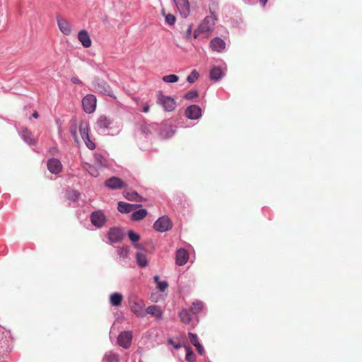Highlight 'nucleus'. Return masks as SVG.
<instances>
[{
	"label": "nucleus",
	"mask_w": 362,
	"mask_h": 362,
	"mask_svg": "<svg viewBox=\"0 0 362 362\" xmlns=\"http://www.w3.org/2000/svg\"><path fill=\"white\" fill-rule=\"evenodd\" d=\"M11 334L8 331L0 327V356L6 355L10 351Z\"/></svg>",
	"instance_id": "nucleus-1"
},
{
	"label": "nucleus",
	"mask_w": 362,
	"mask_h": 362,
	"mask_svg": "<svg viewBox=\"0 0 362 362\" xmlns=\"http://www.w3.org/2000/svg\"><path fill=\"white\" fill-rule=\"evenodd\" d=\"M129 307L131 311L139 317H144L146 316L145 303L137 298L129 300Z\"/></svg>",
	"instance_id": "nucleus-2"
},
{
	"label": "nucleus",
	"mask_w": 362,
	"mask_h": 362,
	"mask_svg": "<svg viewBox=\"0 0 362 362\" xmlns=\"http://www.w3.org/2000/svg\"><path fill=\"white\" fill-rule=\"evenodd\" d=\"M91 223L96 228H102L107 221V217L102 210L92 212L90 215Z\"/></svg>",
	"instance_id": "nucleus-3"
},
{
	"label": "nucleus",
	"mask_w": 362,
	"mask_h": 362,
	"mask_svg": "<svg viewBox=\"0 0 362 362\" xmlns=\"http://www.w3.org/2000/svg\"><path fill=\"white\" fill-rule=\"evenodd\" d=\"M97 100L93 94H88L82 100V105L86 113L90 114L95 110Z\"/></svg>",
	"instance_id": "nucleus-4"
},
{
	"label": "nucleus",
	"mask_w": 362,
	"mask_h": 362,
	"mask_svg": "<svg viewBox=\"0 0 362 362\" xmlns=\"http://www.w3.org/2000/svg\"><path fill=\"white\" fill-rule=\"evenodd\" d=\"M216 21V16L212 13L206 16L199 26V30L202 33L211 32Z\"/></svg>",
	"instance_id": "nucleus-5"
},
{
	"label": "nucleus",
	"mask_w": 362,
	"mask_h": 362,
	"mask_svg": "<svg viewBox=\"0 0 362 362\" xmlns=\"http://www.w3.org/2000/svg\"><path fill=\"white\" fill-rule=\"evenodd\" d=\"M172 228L170 220L167 216L159 218L153 224V228L159 232H165Z\"/></svg>",
	"instance_id": "nucleus-6"
},
{
	"label": "nucleus",
	"mask_w": 362,
	"mask_h": 362,
	"mask_svg": "<svg viewBox=\"0 0 362 362\" xmlns=\"http://www.w3.org/2000/svg\"><path fill=\"white\" fill-rule=\"evenodd\" d=\"M158 100V103L168 112L173 111L176 107V102L175 99L171 97L160 94Z\"/></svg>",
	"instance_id": "nucleus-7"
},
{
	"label": "nucleus",
	"mask_w": 362,
	"mask_h": 362,
	"mask_svg": "<svg viewBox=\"0 0 362 362\" xmlns=\"http://www.w3.org/2000/svg\"><path fill=\"white\" fill-rule=\"evenodd\" d=\"M132 332L131 331L122 332L117 337L118 344L124 348L128 349L130 347L132 340Z\"/></svg>",
	"instance_id": "nucleus-8"
},
{
	"label": "nucleus",
	"mask_w": 362,
	"mask_h": 362,
	"mask_svg": "<svg viewBox=\"0 0 362 362\" xmlns=\"http://www.w3.org/2000/svg\"><path fill=\"white\" fill-rule=\"evenodd\" d=\"M57 23L58 28L59 30L64 35H69L71 33L72 29L71 25L69 21L61 16H57L56 17Z\"/></svg>",
	"instance_id": "nucleus-9"
},
{
	"label": "nucleus",
	"mask_w": 362,
	"mask_h": 362,
	"mask_svg": "<svg viewBox=\"0 0 362 362\" xmlns=\"http://www.w3.org/2000/svg\"><path fill=\"white\" fill-rule=\"evenodd\" d=\"M180 15L187 18L190 13V6L188 0H173Z\"/></svg>",
	"instance_id": "nucleus-10"
},
{
	"label": "nucleus",
	"mask_w": 362,
	"mask_h": 362,
	"mask_svg": "<svg viewBox=\"0 0 362 362\" xmlns=\"http://www.w3.org/2000/svg\"><path fill=\"white\" fill-rule=\"evenodd\" d=\"M105 186L111 189H117L126 187V184L117 177H111L105 182Z\"/></svg>",
	"instance_id": "nucleus-11"
},
{
	"label": "nucleus",
	"mask_w": 362,
	"mask_h": 362,
	"mask_svg": "<svg viewBox=\"0 0 362 362\" xmlns=\"http://www.w3.org/2000/svg\"><path fill=\"white\" fill-rule=\"evenodd\" d=\"M124 238V233L119 228H112L108 233V238L111 243H116L120 242Z\"/></svg>",
	"instance_id": "nucleus-12"
},
{
	"label": "nucleus",
	"mask_w": 362,
	"mask_h": 362,
	"mask_svg": "<svg viewBox=\"0 0 362 362\" xmlns=\"http://www.w3.org/2000/svg\"><path fill=\"white\" fill-rule=\"evenodd\" d=\"M185 115L190 119H197L201 117L202 110L196 105H190L186 109Z\"/></svg>",
	"instance_id": "nucleus-13"
},
{
	"label": "nucleus",
	"mask_w": 362,
	"mask_h": 362,
	"mask_svg": "<svg viewBox=\"0 0 362 362\" xmlns=\"http://www.w3.org/2000/svg\"><path fill=\"white\" fill-rule=\"evenodd\" d=\"M209 47L214 52H222L226 49V42L220 37H214L211 40Z\"/></svg>",
	"instance_id": "nucleus-14"
},
{
	"label": "nucleus",
	"mask_w": 362,
	"mask_h": 362,
	"mask_svg": "<svg viewBox=\"0 0 362 362\" xmlns=\"http://www.w3.org/2000/svg\"><path fill=\"white\" fill-rule=\"evenodd\" d=\"M47 169L53 174H58L62 170V165L59 160L57 158H51L47 160Z\"/></svg>",
	"instance_id": "nucleus-15"
},
{
	"label": "nucleus",
	"mask_w": 362,
	"mask_h": 362,
	"mask_svg": "<svg viewBox=\"0 0 362 362\" xmlns=\"http://www.w3.org/2000/svg\"><path fill=\"white\" fill-rule=\"evenodd\" d=\"M189 259L188 252L183 248H180L176 252V264L179 266L185 265Z\"/></svg>",
	"instance_id": "nucleus-16"
},
{
	"label": "nucleus",
	"mask_w": 362,
	"mask_h": 362,
	"mask_svg": "<svg viewBox=\"0 0 362 362\" xmlns=\"http://www.w3.org/2000/svg\"><path fill=\"white\" fill-rule=\"evenodd\" d=\"M78 39L85 48H88L91 46V39L88 31L86 30H82L78 33Z\"/></svg>",
	"instance_id": "nucleus-17"
},
{
	"label": "nucleus",
	"mask_w": 362,
	"mask_h": 362,
	"mask_svg": "<svg viewBox=\"0 0 362 362\" xmlns=\"http://www.w3.org/2000/svg\"><path fill=\"white\" fill-rule=\"evenodd\" d=\"M140 206L139 204H132L124 202H119L117 204V209L121 213L127 214L132 211Z\"/></svg>",
	"instance_id": "nucleus-18"
},
{
	"label": "nucleus",
	"mask_w": 362,
	"mask_h": 362,
	"mask_svg": "<svg viewBox=\"0 0 362 362\" xmlns=\"http://www.w3.org/2000/svg\"><path fill=\"white\" fill-rule=\"evenodd\" d=\"M146 315L148 314L157 319H161L163 317V312L158 305H150L146 309Z\"/></svg>",
	"instance_id": "nucleus-19"
},
{
	"label": "nucleus",
	"mask_w": 362,
	"mask_h": 362,
	"mask_svg": "<svg viewBox=\"0 0 362 362\" xmlns=\"http://www.w3.org/2000/svg\"><path fill=\"white\" fill-rule=\"evenodd\" d=\"M97 128L98 131L104 132L109 128L110 122L105 116H100L97 120Z\"/></svg>",
	"instance_id": "nucleus-20"
},
{
	"label": "nucleus",
	"mask_w": 362,
	"mask_h": 362,
	"mask_svg": "<svg viewBox=\"0 0 362 362\" xmlns=\"http://www.w3.org/2000/svg\"><path fill=\"white\" fill-rule=\"evenodd\" d=\"M21 136L27 144L30 145L35 144V139L33 137L32 133L27 129H23L21 132Z\"/></svg>",
	"instance_id": "nucleus-21"
},
{
	"label": "nucleus",
	"mask_w": 362,
	"mask_h": 362,
	"mask_svg": "<svg viewBox=\"0 0 362 362\" xmlns=\"http://www.w3.org/2000/svg\"><path fill=\"white\" fill-rule=\"evenodd\" d=\"M124 197L132 202H141V197L135 191H124Z\"/></svg>",
	"instance_id": "nucleus-22"
},
{
	"label": "nucleus",
	"mask_w": 362,
	"mask_h": 362,
	"mask_svg": "<svg viewBox=\"0 0 362 362\" xmlns=\"http://www.w3.org/2000/svg\"><path fill=\"white\" fill-rule=\"evenodd\" d=\"M94 165L98 168L107 166V160L102 155L96 153L94 156Z\"/></svg>",
	"instance_id": "nucleus-23"
},
{
	"label": "nucleus",
	"mask_w": 362,
	"mask_h": 362,
	"mask_svg": "<svg viewBox=\"0 0 362 362\" xmlns=\"http://www.w3.org/2000/svg\"><path fill=\"white\" fill-rule=\"evenodd\" d=\"M147 215V211L144 209H141L134 211L131 215V220L138 221L144 218Z\"/></svg>",
	"instance_id": "nucleus-24"
},
{
	"label": "nucleus",
	"mask_w": 362,
	"mask_h": 362,
	"mask_svg": "<svg viewBox=\"0 0 362 362\" xmlns=\"http://www.w3.org/2000/svg\"><path fill=\"white\" fill-rule=\"evenodd\" d=\"M123 296L120 293L115 292L110 295V302L112 306H119L121 305Z\"/></svg>",
	"instance_id": "nucleus-25"
},
{
	"label": "nucleus",
	"mask_w": 362,
	"mask_h": 362,
	"mask_svg": "<svg viewBox=\"0 0 362 362\" xmlns=\"http://www.w3.org/2000/svg\"><path fill=\"white\" fill-rule=\"evenodd\" d=\"M222 76L223 71L219 66H214L210 71V78L214 81H218Z\"/></svg>",
	"instance_id": "nucleus-26"
},
{
	"label": "nucleus",
	"mask_w": 362,
	"mask_h": 362,
	"mask_svg": "<svg viewBox=\"0 0 362 362\" xmlns=\"http://www.w3.org/2000/svg\"><path fill=\"white\" fill-rule=\"evenodd\" d=\"M179 315L181 321L183 323L189 324L192 320V315L190 313V311L187 309H183L182 310H181Z\"/></svg>",
	"instance_id": "nucleus-27"
},
{
	"label": "nucleus",
	"mask_w": 362,
	"mask_h": 362,
	"mask_svg": "<svg viewBox=\"0 0 362 362\" xmlns=\"http://www.w3.org/2000/svg\"><path fill=\"white\" fill-rule=\"evenodd\" d=\"M136 262L139 267H146L148 265V261L146 255L141 252H137L136 255Z\"/></svg>",
	"instance_id": "nucleus-28"
},
{
	"label": "nucleus",
	"mask_w": 362,
	"mask_h": 362,
	"mask_svg": "<svg viewBox=\"0 0 362 362\" xmlns=\"http://www.w3.org/2000/svg\"><path fill=\"white\" fill-rule=\"evenodd\" d=\"M155 282L156 283V287L160 291H165L168 287V283L166 281H160L158 276L153 277Z\"/></svg>",
	"instance_id": "nucleus-29"
},
{
	"label": "nucleus",
	"mask_w": 362,
	"mask_h": 362,
	"mask_svg": "<svg viewBox=\"0 0 362 362\" xmlns=\"http://www.w3.org/2000/svg\"><path fill=\"white\" fill-rule=\"evenodd\" d=\"M79 132L82 139L89 136L88 124L87 122H81L79 124Z\"/></svg>",
	"instance_id": "nucleus-30"
},
{
	"label": "nucleus",
	"mask_w": 362,
	"mask_h": 362,
	"mask_svg": "<svg viewBox=\"0 0 362 362\" xmlns=\"http://www.w3.org/2000/svg\"><path fill=\"white\" fill-rule=\"evenodd\" d=\"M98 167L95 166V165H90V164H88V163H86L84 165V168L88 171V173L93 177H98L99 175V171L97 168Z\"/></svg>",
	"instance_id": "nucleus-31"
},
{
	"label": "nucleus",
	"mask_w": 362,
	"mask_h": 362,
	"mask_svg": "<svg viewBox=\"0 0 362 362\" xmlns=\"http://www.w3.org/2000/svg\"><path fill=\"white\" fill-rule=\"evenodd\" d=\"M103 361L104 362H118L119 361L118 355L112 351L107 352L104 356Z\"/></svg>",
	"instance_id": "nucleus-32"
},
{
	"label": "nucleus",
	"mask_w": 362,
	"mask_h": 362,
	"mask_svg": "<svg viewBox=\"0 0 362 362\" xmlns=\"http://www.w3.org/2000/svg\"><path fill=\"white\" fill-rule=\"evenodd\" d=\"M186 350V356L185 359L187 362H193L195 360V355L192 350V349L189 346L185 347Z\"/></svg>",
	"instance_id": "nucleus-33"
},
{
	"label": "nucleus",
	"mask_w": 362,
	"mask_h": 362,
	"mask_svg": "<svg viewBox=\"0 0 362 362\" xmlns=\"http://www.w3.org/2000/svg\"><path fill=\"white\" fill-rule=\"evenodd\" d=\"M80 196V193L76 190H69L67 192V198L73 202L76 201Z\"/></svg>",
	"instance_id": "nucleus-34"
},
{
	"label": "nucleus",
	"mask_w": 362,
	"mask_h": 362,
	"mask_svg": "<svg viewBox=\"0 0 362 362\" xmlns=\"http://www.w3.org/2000/svg\"><path fill=\"white\" fill-rule=\"evenodd\" d=\"M203 303L201 301L194 302L192 306V311L194 314H197L203 309Z\"/></svg>",
	"instance_id": "nucleus-35"
},
{
	"label": "nucleus",
	"mask_w": 362,
	"mask_h": 362,
	"mask_svg": "<svg viewBox=\"0 0 362 362\" xmlns=\"http://www.w3.org/2000/svg\"><path fill=\"white\" fill-rule=\"evenodd\" d=\"M179 80V77L175 74L166 75L163 77V81L166 83H175Z\"/></svg>",
	"instance_id": "nucleus-36"
},
{
	"label": "nucleus",
	"mask_w": 362,
	"mask_h": 362,
	"mask_svg": "<svg viewBox=\"0 0 362 362\" xmlns=\"http://www.w3.org/2000/svg\"><path fill=\"white\" fill-rule=\"evenodd\" d=\"M128 237L133 244L137 243L141 238L139 234L135 233L134 230H129Z\"/></svg>",
	"instance_id": "nucleus-37"
},
{
	"label": "nucleus",
	"mask_w": 362,
	"mask_h": 362,
	"mask_svg": "<svg viewBox=\"0 0 362 362\" xmlns=\"http://www.w3.org/2000/svg\"><path fill=\"white\" fill-rule=\"evenodd\" d=\"M199 76V74L198 71L197 70L194 69V70H192L191 74L187 76V81L189 83H193L194 82H195L196 80L198 79Z\"/></svg>",
	"instance_id": "nucleus-38"
},
{
	"label": "nucleus",
	"mask_w": 362,
	"mask_h": 362,
	"mask_svg": "<svg viewBox=\"0 0 362 362\" xmlns=\"http://www.w3.org/2000/svg\"><path fill=\"white\" fill-rule=\"evenodd\" d=\"M117 252L121 257L127 258L128 257L129 250L128 247H119Z\"/></svg>",
	"instance_id": "nucleus-39"
},
{
	"label": "nucleus",
	"mask_w": 362,
	"mask_h": 362,
	"mask_svg": "<svg viewBox=\"0 0 362 362\" xmlns=\"http://www.w3.org/2000/svg\"><path fill=\"white\" fill-rule=\"evenodd\" d=\"M188 337H189V341L194 346H196L197 345H198V344H200L199 340H198V337L197 336L196 334H194V333H191L189 332L188 334Z\"/></svg>",
	"instance_id": "nucleus-40"
},
{
	"label": "nucleus",
	"mask_w": 362,
	"mask_h": 362,
	"mask_svg": "<svg viewBox=\"0 0 362 362\" xmlns=\"http://www.w3.org/2000/svg\"><path fill=\"white\" fill-rule=\"evenodd\" d=\"M83 140L84 141L86 146L90 149V150H93L95 148V145L94 144L93 141H92L90 139V137L89 136H87L86 138H83Z\"/></svg>",
	"instance_id": "nucleus-41"
},
{
	"label": "nucleus",
	"mask_w": 362,
	"mask_h": 362,
	"mask_svg": "<svg viewBox=\"0 0 362 362\" xmlns=\"http://www.w3.org/2000/svg\"><path fill=\"white\" fill-rule=\"evenodd\" d=\"M165 22L169 24V25H174V23H175V16H173V14H167V15H165Z\"/></svg>",
	"instance_id": "nucleus-42"
},
{
	"label": "nucleus",
	"mask_w": 362,
	"mask_h": 362,
	"mask_svg": "<svg viewBox=\"0 0 362 362\" xmlns=\"http://www.w3.org/2000/svg\"><path fill=\"white\" fill-rule=\"evenodd\" d=\"M192 25H188V27L185 31V37L186 39H189L190 38V36H191V34H192Z\"/></svg>",
	"instance_id": "nucleus-43"
},
{
	"label": "nucleus",
	"mask_w": 362,
	"mask_h": 362,
	"mask_svg": "<svg viewBox=\"0 0 362 362\" xmlns=\"http://www.w3.org/2000/svg\"><path fill=\"white\" fill-rule=\"evenodd\" d=\"M197 92L192 91V92H187V94L185 95V98L187 99H190V98H192L197 97Z\"/></svg>",
	"instance_id": "nucleus-44"
},
{
	"label": "nucleus",
	"mask_w": 362,
	"mask_h": 362,
	"mask_svg": "<svg viewBox=\"0 0 362 362\" xmlns=\"http://www.w3.org/2000/svg\"><path fill=\"white\" fill-rule=\"evenodd\" d=\"M196 349L198 351V353L200 354V355H203L204 353V349L203 348V346H202L201 344H198V345H197L196 346Z\"/></svg>",
	"instance_id": "nucleus-45"
},
{
	"label": "nucleus",
	"mask_w": 362,
	"mask_h": 362,
	"mask_svg": "<svg viewBox=\"0 0 362 362\" xmlns=\"http://www.w3.org/2000/svg\"><path fill=\"white\" fill-rule=\"evenodd\" d=\"M134 247L136 248V249H138V250H144V246L141 244H139L137 243H135L133 244Z\"/></svg>",
	"instance_id": "nucleus-46"
},
{
	"label": "nucleus",
	"mask_w": 362,
	"mask_h": 362,
	"mask_svg": "<svg viewBox=\"0 0 362 362\" xmlns=\"http://www.w3.org/2000/svg\"><path fill=\"white\" fill-rule=\"evenodd\" d=\"M149 110V107L148 105H144L143 107V112H148Z\"/></svg>",
	"instance_id": "nucleus-47"
},
{
	"label": "nucleus",
	"mask_w": 362,
	"mask_h": 362,
	"mask_svg": "<svg viewBox=\"0 0 362 362\" xmlns=\"http://www.w3.org/2000/svg\"><path fill=\"white\" fill-rule=\"evenodd\" d=\"M32 116H33V118H35V119L38 118V117H39L38 112L37 111H35L33 113Z\"/></svg>",
	"instance_id": "nucleus-48"
},
{
	"label": "nucleus",
	"mask_w": 362,
	"mask_h": 362,
	"mask_svg": "<svg viewBox=\"0 0 362 362\" xmlns=\"http://www.w3.org/2000/svg\"><path fill=\"white\" fill-rule=\"evenodd\" d=\"M259 1H260V4H261L263 6H264L266 5L267 2V0H259Z\"/></svg>",
	"instance_id": "nucleus-49"
},
{
	"label": "nucleus",
	"mask_w": 362,
	"mask_h": 362,
	"mask_svg": "<svg viewBox=\"0 0 362 362\" xmlns=\"http://www.w3.org/2000/svg\"><path fill=\"white\" fill-rule=\"evenodd\" d=\"M72 135L75 137V140L77 141L76 135V131L71 130Z\"/></svg>",
	"instance_id": "nucleus-50"
},
{
	"label": "nucleus",
	"mask_w": 362,
	"mask_h": 362,
	"mask_svg": "<svg viewBox=\"0 0 362 362\" xmlns=\"http://www.w3.org/2000/svg\"><path fill=\"white\" fill-rule=\"evenodd\" d=\"M72 81H73V83H76L79 82V80L76 78H73Z\"/></svg>",
	"instance_id": "nucleus-51"
},
{
	"label": "nucleus",
	"mask_w": 362,
	"mask_h": 362,
	"mask_svg": "<svg viewBox=\"0 0 362 362\" xmlns=\"http://www.w3.org/2000/svg\"><path fill=\"white\" fill-rule=\"evenodd\" d=\"M194 37L195 38H196V37H197V31H195V32H194Z\"/></svg>",
	"instance_id": "nucleus-52"
},
{
	"label": "nucleus",
	"mask_w": 362,
	"mask_h": 362,
	"mask_svg": "<svg viewBox=\"0 0 362 362\" xmlns=\"http://www.w3.org/2000/svg\"><path fill=\"white\" fill-rule=\"evenodd\" d=\"M180 346V345H176L175 347V349H179Z\"/></svg>",
	"instance_id": "nucleus-53"
},
{
	"label": "nucleus",
	"mask_w": 362,
	"mask_h": 362,
	"mask_svg": "<svg viewBox=\"0 0 362 362\" xmlns=\"http://www.w3.org/2000/svg\"><path fill=\"white\" fill-rule=\"evenodd\" d=\"M109 96L112 97L113 95L112 94H108Z\"/></svg>",
	"instance_id": "nucleus-54"
}]
</instances>
